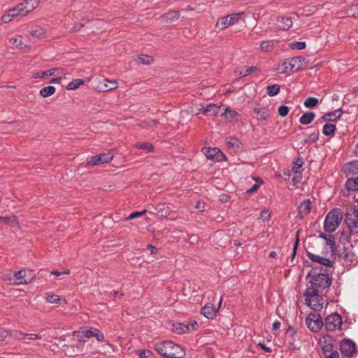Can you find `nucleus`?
<instances>
[{
    "instance_id": "864d4df0",
    "label": "nucleus",
    "mask_w": 358,
    "mask_h": 358,
    "mask_svg": "<svg viewBox=\"0 0 358 358\" xmlns=\"http://www.w3.org/2000/svg\"><path fill=\"white\" fill-rule=\"evenodd\" d=\"M46 300L50 303H55L60 301V298L58 295L51 294L46 297Z\"/></svg>"
},
{
    "instance_id": "e433bc0d",
    "label": "nucleus",
    "mask_w": 358,
    "mask_h": 358,
    "mask_svg": "<svg viewBox=\"0 0 358 358\" xmlns=\"http://www.w3.org/2000/svg\"><path fill=\"white\" fill-rule=\"evenodd\" d=\"M55 87L52 86V85H49V86H47V87H43L41 90H40V94L43 96V97H48V96H51L52 94H53L55 92Z\"/></svg>"
},
{
    "instance_id": "aec40b11",
    "label": "nucleus",
    "mask_w": 358,
    "mask_h": 358,
    "mask_svg": "<svg viewBox=\"0 0 358 358\" xmlns=\"http://www.w3.org/2000/svg\"><path fill=\"white\" fill-rule=\"evenodd\" d=\"M319 238L325 240L326 245L329 247L331 254L334 255L338 248V243L336 245L334 238L332 236L328 237L327 235L324 233H320Z\"/></svg>"
},
{
    "instance_id": "c85d7f7f",
    "label": "nucleus",
    "mask_w": 358,
    "mask_h": 358,
    "mask_svg": "<svg viewBox=\"0 0 358 358\" xmlns=\"http://www.w3.org/2000/svg\"><path fill=\"white\" fill-rule=\"evenodd\" d=\"M274 46L273 41H263L259 45V49L263 52H270L273 50Z\"/></svg>"
},
{
    "instance_id": "393cba45",
    "label": "nucleus",
    "mask_w": 358,
    "mask_h": 358,
    "mask_svg": "<svg viewBox=\"0 0 358 358\" xmlns=\"http://www.w3.org/2000/svg\"><path fill=\"white\" fill-rule=\"evenodd\" d=\"M333 339L331 336H327L324 337L323 344L322 345V350L324 355L329 352L334 350Z\"/></svg>"
},
{
    "instance_id": "72a5a7b5",
    "label": "nucleus",
    "mask_w": 358,
    "mask_h": 358,
    "mask_svg": "<svg viewBox=\"0 0 358 358\" xmlns=\"http://www.w3.org/2000/svg\"><path fill=\"white\" fill-rule=\"evenodd\" d=\"M0 220H2L5 224L10 227H15L18 225L17 217L15 215L10 217L0 216Z\"/></svg>"
},
{
    "instance_id": "09e8293b",
    "label": "nucleus",
    "mask_w": 358,
    "mask_h": 358,
    "mask_svg": "<svg viewBox=\"0 0 358 358\" xmlns=\"http://www.w3.org/2000/svg\"><path fill=\"white\" fill-rule=\"evenodd\" d=\"M73 335L76 337L77 340L79 342L85 343L87 341L86 337L84 336V331H74Z\"/></svg>"
},
{
    "instance_id": "dca6fc26",
    "label": "nucleus",
    "mask_w": 358,
    "mask_h": 358,
    "mask_svg": "<svg viewBox=\"0 0 358 358\" xmlns=\"http://www.w3.org/2000/svg\"><path fill=\"white\" fill-rule=\"evenodd\" d=\"M311 207L312 203L310 199H306L302 201L298 206L297 217L302 218L305 215H307L310 213Z\"/></svg>"
},
{
    "instance_id": "473e14b6",
    "label": "nucleus",
    "mask_w": 358,
    "mask_h": 358,
    "mask_svg": "<svg viewBox=\"0 0 358 358\" xmlns=\"http://www.w3.org/2000/svg\"><path fill=\"white\" fill-rule=\"evenodd\" d=\"M134 147L138 149L145 150L147 152H152L154 151V146L148 142L136 143Z\"/></svg>"
},
{
    "instance_id": "603ef678",
    "label": "nucleus",
    "mask_w": 358,
    "mask_h": 358,
    "mask_svg": "<svg viewBox=\"0 0 358 358\" xmlns=\"http://www.w3.org/2000/svg\"><path fill=\"white\" fill-rule=\"evenodd\" d=\"M289 111V107L285 105H282L278 108V113L281 117H285Z\"/></svg>"
},
{
    "instance_id": "e2e57ef3",
    "label": "nucleus",
    "mask_w": 358,
    "mask_h": 358,
    "mask_svg": "<svg viewBox=\"0 0 358 358\" xmlns=\"http://www.w3.org/2000/svg\"><path fill=\"white\" fill-rule=\"evenodd\" d=\"M260 187L259 183H255L250 189L246 190V193L251 194L256 192Z\"/></svg>"
},
{
    "instance_id": "f257e3e1",
    "label": "nucleus",
    "mask_w": 358,
    "mask_h": 358,
    "mask_svg": "<svg viewBox=\"0 0 358 358\" xmlns=\"http://www.w3.org/2000/svg\"><path fill=\"white\" fill-rule=\"evenodd\" d=\"M345 222L347 228L337 232L338 236V248L334 253L337 259L346 268H350L358 264L357 257L351 250L352 243H358V210L355 208H348Z\"/></svg>"
},
{
    "instance_id": "f3484780",
    "label": "nucleus",
    "mask_w": 358,
    "mask_h": 358,
    "mask_svg": "<svg viewBox=\"0 0 358 358\" xmlns=\"http://www.w3.org/2000/svg\"><path fill=\"white\" fill-rule=\"evenodd\" d=\"M204 150H206L204 154L208 159H215L217 161H220L224 156L220 150L217 148H205Z\"/></svg>"
},
{
    "instance_id": "4468645a",
    "label": "nucleus",
    "mask_w": 358,
    "mask_h": 358,
    "mask_svg": "<svg viewBox=\"0 0 358 358\" xmlns=\"http://www.w3.org/2000/svg\"><path fill=\"white\" fill-rule=\"evenodd\" d=\"M113 158L111 152L101 153L95 156H92L88 162V164L100 165L103 163L110 162Z\"/></svg>"
},
{
    "instance_id": "8fccbe9b",
    "label": "nucleus",
    "mask_w": 358,
    "mask_h": 358,
    "mask_svg": "<svg viewBox=\"0 0 358 358\" xmlns=\"http://www.w3.org/2000/svg\"><path fill=\"white\" fill-rule=\"evenodd\" d=\"M43 337H44V335H42L41 334H25V335L23 336V338L25 339H30V340H36V339H41Z\"/></svg>"
},
{
    "instance_id": "f8f14e48",
    "label": "nucleus",
    "mask_w": 358,
    "mask_h": 358,
    "mask_svg": "<svg viewBox=\"0 0 358 358\" xmlns=\"http://www.w3.org/2000/svg\"><path fill=\"white\" fill-rule=\"evenodd\" d=\"M15 278V285L28 284L35 277V273L32 270L21 269L14 273Z\"/></svg>"
},
{
    "instance_id": "69168bd1",
    "label": "nucleus",
    "mask_w": 358,
    "mask_h": 358,
    "mask_svg": "<svg viewBox=\"0 0 358 358\" xmlns=\"http://www.w3.org/2000/svg\"><path fill=\"white\" fill-rule=\"evenodd\" d=\"M258 345L266 352H271V348L266 346L264 343H259Z\"/></svg>"
},
{
    "instance_id": "6e6d98bb",
    "label": "nucleus",
    "mask_w": 358,
    "mask_h": 358,
    "mask_svg": "<svg viewBox=\"0 0 358 358\" xmlns=\"http://www.w3.org/2000/svg\"><path fill=\"white\" fill-rule=\"evenodd\" d=\"M94 336L99 342L103 341L104 338H105L103 333H102L101 331L98 330L97 329H96V331L94 334Z\"/></svg>"
},
{
    "instance_id": "4d7b16f0",
    "label": "nucleus",
    "mask_w": 358,
    "mask_h": 358,
    "mask_svg": "<svg viewBox=\"0 0 358 358\" xmlns=\"http://www.w3.org/2000/svg\"><path fill=\"white\" fill-rule=\"evenodd\" d=\"M141 358H154V355L149 350H142L139 354Z\"/></svg>"
},
{
    "instance_id": "ddd939ff",
    "label": "nucleus",
    "mask_w": 358,
    "mask_h": 358,
    "mask_svg": "<svg viewBox=\"0 0 358 358\" xmlns=\"http://www.w3.org/2000/svg\"><path fill=\"white\" fill-rule=\"evenodd\" d=\"M23 7L21 3H19L15 7L9 9L3 16L2 20L5 23H8L11 21L12 18L17 16H24Z\"/></svg>"
},
{
    "instance_id": "5701e85b",
    "label": "nucleus",
    "mask_w": 358,
    "mask_h": 358,
    "mask_svg": "<svg viewBox=\"0 0 358 358\" xmlns=\"http://www.w3.org/2000/svg\"><path fill=\"white\" fill-rule=\"evenodd\" d=\"M342 115L341 109H337L334 111L327 113L321 117V120L325 122H334L340 118Z\"/></svg>"
},
{
    "instance_id": "2eb2a0df",
    "label": "nucleus",
    "mask_w": 358,
    "mask_h": 358,
    "mask_svg": "<svg viewBox=\"0 0 358 358\" xmlns=\"http://www.w3.org/2000/svg\"><path fill=\"white\" fill-rule=\"evenodd\" d=\"M117 87V83L107 79H102L99 80L95 87L96 90L99 92H108Z\"/></svg>"
},
{
    "instance_id": "c03bdc74",
    "label": "nucleus",
    "mask_w": 358,
    "mask_h": 358,
    "mask_svg": "<svg viewBox=\"0 0 358 358\" xmlns=\"http://www.w3.org/2000/svg\"><path fill=\"white\" fill-rule=\"evenodd\" d=\"M46 34L45 30L42 27H37L35 29H32L30 31V34L34 38H41L44 36Z\"/></svg>"
},
{
    "instance_id": "9b49d317",
    "label": "nucleus",
    "mask_w": 358,
    "mask_h": 358,
    "mask_svg": "<svg viewBox=\"0 0 358 358\" xmlns=\"http://www.w3.org/2000/svg\"><path fill=\"white\" fill-rule=\"evenodd\" d=\"M339 349L343 356L352 357L357 353V346L354 341L350 338H345L340 342Z\"/></svg>"
},
{
    "instance_id": "0eeeda50",
    "label": "nucleus",
    "mask_w": 358,
    "mask_h": 358,
    "mask_svg": "<svg viewBox=\"0 0 358 358\" xmlns=\"http://www.w3.org/2000/svg\"><path fill=\"white\" fill-rule=\"evenodd\" d=\"M306 255L312 262L320 264V267H319L318 271L327 273H331L333 271L334 261L308 251H306Z\"/></svg>"
},
{
    "instance_id": "cd10ccee",
    "label": "nucleus",
    "mask_w": 358,
    "mask_h": 358,
    "mask_svg": "<svg viewBox=\"0 0 358 358\" xmlns=\"http://www.w3.org/2000/svg\"><path fill=\"white\" fill-rule=\"evenodd\" d=\"M172 326L173 331L178 334H185L189 331V325H186L182 323H173Z\"/></svg>"
},
{
    "instance_id": "a211bd4d",
    "label": "nucleus",
    "mask_w": 358,
    "mask_h": 358,
    "mask_svg": "<svg viewBox=\"0 0 358 358\" xmlns=\"http://www.w3.org/2000/svg\"><path fill=\"white\" fill-rule=\"evenodd\" d=\"M343 169L346 177L358 175V161H352L346 164Z\"/></svg>"
},
{
    "instance_id": "9d476101",
    "label": "nucleus",
    "mask_w": 358,
    "mask_h": 358,
    "mask_svg": "<svg viewBox=\"0 0 358 358\" xmlns=\"http://www.w3.org/2000/svg\"><path fill=\"white\" fill-rule=\"evenodd\" d=\"M343 324V320L341 315L337 313H332L325 318L324 325L327 331H335L341 329Z\"/></svg>"
},
{
    "instance_id": "0e129e2a",
    "label": "nucleus",
    "mask_w": 358,
    "mask_h": 358,
    "mask_svg": "<svg viewBox=\"0 0 358 358\" xmlns=\"http://www.w3.org/2000/svg\"><path fill=\"white\" fill-rule=\"evenodd\" d=\"M350 11L354 17H358V5H354L350 7Z\"/></svg>"
},
{
    "instance_id": "052dcab7",
    "label": "nucleus",
    "mask_w": 358,
    "mask_h": 358,
    "mask_svg": "<svg viewBox=\"0 0 358 358\" xmlns=\"http://www.w3.org/2000/svg\"><path fill=\"white\" fill-rule=\"evenodd\" d=\"M147 250H149L150 254L155 255H157L158 253V251H159L157 248H156L155 246L150 245V244L147 245Z\"/></svg>"
},
{
    "instance_id": "37998d69",
    "label": "nucleus",
    "mask_w": 358,
    "mask_h": 358,
    "mask_svg": "<svg viewBox=\"0 0 358 358\" xmlns=\"http://www.w3.org/2000/svg\"><path fill=\"white\" fill-rule=\"evenodd\" d=\"M318 103H319V101L317 98L308 97L305 100L303 105L305 107H306L308 108H312L316 106L318 104Z\"/></svg>"
},
{
    "instance_id": "39448f33",
    "label": "nucleus",
    "mask_w": 358,
    "mask_h": 358,
    "mask_svg": "<svg viewBox=\"0 0 358 358\" xmlns=\"http://www.w3.org/2000/svg\"><path fill=\"white\" fill-rule=\"evenodd\" d=\"M304 61L305 58L303 57H294L287 59L278 65L277 71L280 73H285L288 71L297 72L301 69L302 63Z\"/></svg>"
},
{
    "instance_id": "c9c22d12",
    "label": "nucleus",
    "mask_w": 358,
    "mask_h": 358,
    "mask_svg": "<svg viewBox=\"0 0 358 358\" xmlns=\"http://www.w3.org/2000/svg\"><path fill=\"white\" fill-rule=\"evenodd\" d=\"M240 141L236 137L229 136L227 138V146L229 149L239 148Z\"/></svg>"
},
{
    "instance_id": "4c0bfd02",
    "label": "nucleus",
    "mask_w": 358,
    "mask_h": 358,
    "mask_svg": "<svg viewBox=\"0 0 358 358\" xmlns=\"http://www.w3.org/2000/svg\"><path fill=\"white\" fill-rule=\"evenodd\" d=\"M83 84L84 80L83 79H75L68 84L66 89L68 90H75Z\"/></svg>"
},
{
    "instance_id": "4be33fe9",
    "label": "nucleus",
    "mask_w": 358,
    "mask_h": 358,
    "mask_svg": "<svg viewBox=\"0 0 358 358\" xmlns=\"http://www.w3.org/2000/svg\"><path fill=\"white\" fill-rule=\"evenodd\" d=\"M201 313L208 319H213L216 316L217 310L213 303H207L201 309Z\"/></svg>"
},
{
    "instance_id": "3c124183",
    "label": "nucleus",
    "mask_w": 358,
    "mask_h": 358,
    "mask_svg": "<svg viewBox=\"0 0 358 358\" xmlns=\"http://www.w3.org/2000/svg\"><path fill=\"white\" fill-rule=\"evenodd\" d=\"M319 138V131L317 130L316 132H313L310 134L308 136V139L305 140L306 143L310 142V143H315L317 141Z\"/></svg>"
},
{
    "instance_id": "20e7f679",
    "label": "nucleus",
    "mask_w": 358,
    "mask_h": 358,
    "mask_svg": "<svg viewBox=\"0 0 358 358\" xmlns=\"http://www.w3.org/2000/svg\"><path fill=\"white\" fill-rule=\"evenodd\" d=\"M342 218L343 216L340 209L334 208L331 210L325 217L324 229L329 233L335 231L339 227Z\"/></svg>"
},
{
    "instance_id": "338daca9",
    "label": "nucleus",
    "mask_w": 358,
    "mask_h": 358,
    "mask_svg": "<svg viewBox=\"0 0 358 358\" xmlns=\"http://www.w3.org/2000/svg\"><path fill=\"white\" fill-rule=\"evenodd\" d=\"M286 334L291 336H293L296 334V329L294 327L289 326L287 329Z\"/></svg>"
},
{
    "instance_id": "de8ad7c7",
    "label": "nucleus",
    "mask_w": 358,
    "mask_h": 358,
    "mask_svg": "<svg viewBox=\"0 0 358 358\" xmlns=\"http://www.w3.org/2000/svg\"><path fill=\"white\" fill-rule=\"evenodd\" d=\"M292 49L303 50L306 48V43L303 41H294L290 43Z\"/></svg>"
},
{
    "instance_id": "b1692460",
    "label": "nucleus",
    "mask_w": 358,
    "mask_h": 358,
    "mask_svg": "<svg viewBox=\"0 0 358 358\" xmlns=\"http://www.w3.org/2000/svg\"><path fill=\"white\" fill-rule=\"evenodd\" d=\"M348 178L345 185V188L348 191H358V175Z\"/></svg>"
},
{
    "instance_id": "5fc2aeb1",
    "label": "nucleus",
    "mask_w": 358,
    "mask_h": 358,
    "mask_svg": "<svg viewBox=\"0 0 358 358\" xmlns=\"http://www.w3.org/2000/svg\"><path fill=\"white\" fill-rule=\"evenodd\" d=\"M223 115H225L226 117H234L238 115V113L234 110L227 108Z\"/></svg>"
},
{
    "instance_id": "f704fd0d",
    "label": "nucleus",
    "mask_w": 358,
    "mask_h": 358,
    "mask_svg": "<svg viewBox=\"0 0 358 358\" xmlns=\"http://www.w3.org/2000/svg\"><path fill=\"white\" fill-rule=\"evenodd\" d=\"M157 210L160 217H166L170 213V208L165 203L158 205Z\"/></svg>"
},
{
    "instance_id": "13d9d810",
    "label": "nucleus",
    "mask_w": 358,
    "mask_h": 358,
    "mask_svg": "<svg viewBox=\"0 0 358 358\" xmlns=\"http://www.w3.org/2000/svg\"><path fill=\"white\" fill-rule=\"evenodd\" d=\"M84 331V336L86 337V338H89L92 336H94V334L96 331V328H90L89 329L83 330Z\"/></svg>"
},
{
    "instance_id": "7c9ffc66",
    "label": "nucleus",
    "mask_w": 358,
    "mask_h": 358,
    "mask_svg": "<svg viewBox=\"0 0 358 358\" xmlns=\"http://www.w3.org/2000/svg\"><path fill=\"white\" fill-rule=\"evenodd\" d=\"M336 131V127L333 124H325L322 128V134L327 136H334Z\"/></svg>"
},
{
    "instance_id": "6e6552de",
    "label": "nucleus",
    "mask_w": 358,
    "mask_h": 358,
    "mask_svg": "<svg viewBox=\"0 0 358 358\" xmlns=\"http://www.w3.org/2000/svg\"><path fill=\"white\" fill-rule=\"evenodd\" d=\"M243 16V13H239L219 17L216 22V27L220 29H224L230 25L240 24L244 22Z\"/></svg>"
},
{
    "instance_id": "680f3d73",
    "label": "nucleus",
    "mask_w": 358,
    "mask_h": 358,
    "mask_svg": "<svg viewBox=\"0 0 358 358\" xmlns=\"http://www.w3.org/2000/svg\"><path fill=\"white\" fill-rule=\"evenodd\" d=\"M7 336H8V331L5 329L0 328V342L3 341Z\"/></svg>"
},
{
    "instance_id": "bf43d9fd",
    "label": "nucleus",
    "mask_w": 358,
    "mask_h": 358,
    "mask_svg": "<svg viewBox=\"0 0 358 358\" xmlns=\"http://www.w3.org/2000/svg\"><path fill=\"white\" fill-rule=\"evenodd\" d=\"M328 353H329V355L326 354V355H324L325 358H340V355L336 350H332Z\"/></svg>"
},
{
    "instance_id": "f03ea898",
    "label": "nucleus",
    "mask_w": 358,
    "mask_h": 358,
    "mask_svg": "<svg viewBox=\"0 0 358 358\" xmlns=\"http://www.w3.org/2000/svg\"><path fill=\"white\" fill-rule=\"evenodd\" d=\"M318 269V266L313 267L306 278H311L310 280V286L308 289L320 292V290H323L331 285V278L329 277V273L320 271Z\"/></svg>"
},
{
    "instance_id": "49530a36",
    "label": "nucleus",
    "mask_w": 358,
    "mask_h": 358,
    "mask_svg": "<svg viewBox=\"0 0 358 358\" xmlns=\"http://www.w3.org/2000/svg\"><path fill=\"white\" fill-rule=\"evenodd\" d=\"M303 162L301 159L298 158L296 162H294V166L292 167L293 171L295 173H301V168L303 165Z\"/></svg>"
},
{
    "instance_id": "774afa93",
    "label": "nucleus",
    "mask_w": 358,
    "mask_h": 358,
    "mask_svg": "<svg viewBox=\"0 0 358 358\" xmlns=\"http://www.w3.org/2000/svg\"><path fill=\"white\" fill-rule=\"evenodd\" d=\"M280 325H281V323L280 321H278V320L275 321L272 324L273 331L278 330L280 327Z\"/></svg>"
},
{
    "instance_id": "ea45409f",
    "label": "nucleus",
    "mask_w": 358,
    "mask_h": 358,
    "mask_svg": "<svg viewBox=\"0 0 358 358\" xmlns=\"http://www.w3.org/2000/svg\"><path fill=\"white\" fill-rule=\"evenodd\" d=\"M280 90V85L275 84L272 85H268L266 88V92L268 96H273L277 95Z\"/></svg>"
},
{
    "instance_id": "a19ab883",
    "label": "nucleus",
    "mask_w": 358,
    "mask_h": 358,
    "mask_svg": "<svg viewBox=\"0 0 358 358\" xmlns=\"http://www.w3.org/2000/svg\"><path fill=\"white\" fill-rule=\"evenodd\" d=\"M137 61L142 64L149 65L153 63L154 59L150 55H141L138 57Z\"/></svg>"
},
{
    "instance_id": "7ed1b4c3",
    "label": "nucleus",
    "mask_w": 358,
    "mask_h": 358,
    "mask_svg": "<svg viewBox=\"0 0 358 358\" xmlns=\"http://www.w3.org/2000/svg\"><path fill=\"white\" fill-rule=\"evenodd\" d=\"M155 350L166 358H182L185 355L184 349L171 341L157 343L155 345Z\"/></svg>"
},
{
    "instance_id": "79ce46f5",
    "label": "nucleus",
    "mask_w": 358,
    "mask_h": 358,
    "mask_svg": "<svg viewBox=\"0 0 358 358\" xmlns=\"http://www.w3.org/2000/svg\"><path fill=\"white\" fill-rule=\"evenodd\" d=\"M24 335L25 334L19 330H11L8 331V336L13 339L24 340V338H23Z\"/></svg>"
},
{
    "instance_id": "2f4dec72",
    "label": "nucleus",
    "mask_w": 358,
    "mask_h": 358,
    "mask_svg": "<svg viewBox=\"0 0 358 358\" xmlns=\"http://www.w3.org/2000/svg\"><path fill=\"white\" fill-rule=\"evenodd\" d=\"M59 69H51L45 71H39L33 74L32 77L34 78H43L47 76H53L57 71H59Z\"/></svg>"
},
{
    "instance_id": "412c9836",
    "label": "nucleus",
    "mask_w": 358,
    "mask_h": 358,
    "mask_svg": "<svg viewBox=\"0 0 358 358\" xmlns=\"http://www.w3.org/2000/svg\"><path fill=\"white\" fill-rule=\"evenodd\" d=\"M253 110L259 120H266L270 114L268 106H257L254 108Z\"/></svg>"
},
{
    "instance_id": "58836bf2",
    "label": "nucleus",
    "mask_w": 358,
    "mask_h": 358,
    "mask_svg": "<svg viewBox=\"0 0 358 358\" xmlns=\"http://www.w3.org/2000/svg\"><path fill=\"white\" fill-rule=\"evenodd\" d=\"M180 17L179 11H170L164 15L167 22H172L177 20Z\"/></svg>"
},
{
    "instance_id": "a878e982",
    "label": "nucleus",
    "mask_w": 358,
    "mask_h": 358,
    "mask_svg": "<svg viewBox=\"0 0 358 358\" xmlns=\"http://www.w3.org/2000/svg\"><path fill=\"white\" fill-rule=\"evenodd\" d=\"M38 4V0H25L21 3L23 7L24 13L26 15L29 12L32 11Z\"/></svg>"
},
{
    "instance_id": "c756f323",
    "label": "nucleus",
    "mask_w": 358,
    "mask_h": 358,
    "mask_svg": "<svg viewBox=\"0 0 358 358\" xmlns=\"http://www.w3.org/2000/svg\"><path fill=\"white\" fill-rule=\"evenodd\" d=\"M315 117V114L313 112L305 113L299 118V122L302 124L308 125L313 121Z\"/></svg>"
},
{
    "instance_id": "a18cd8bd",
    "label": "nucleus",
    "mask_w": 358,
    "mask_h": 358,
    "mask_svg": "<svg viewBox=\"0 0 358 358\" xmlns=\"http://www.w3.org/2000/svg\"><path fill=\"white\" fill-rule=\"evenodd\" d=\"M146 210H143L142 211H136L131 213L128 217H125L122 220V221H129L135 218H137L138 217H141L146 213Z\"/></svg>"
},
{
    "instance_id": "1a4fd4ad",
    "label": "nucleus",
    "mask_w": 358,
    "mask_h": 358,
    "mask_svg": "<svg viewBox=\"0 0 358 358\" xmlns=\"http://www.w3.org/2000/svg\"><path fill=\"white\" fill-rule=\"evenodd\" d=\"M307 327L313 332L319 331L324 326L321 315L318 312H311L306 318Z\"/></svg>"
},
{
    "instance_id": "bb28decb",
    "label": "nucleus",
    "mask_w": 358,
    "mask_h": 358,
    "mask_svg": "<svg viewBox=\"0 0 358 358\" xmlns=\"http://www.w3.org/2000/svg\"><path fill=\"white\" fill-rule=\"evenodd\" d=\"M220 107L215 104H209L203 108V113L206 115H211L213 117H217L220 113Z\"/></svg>"
},
{
    "instance_id": "6ab92c4d",
    "label": "nucleus",
    "mask_w": 358,
    "mask_h": 358,
    "mask_svg": "<svg viewBox=\"0 0 358 358\" xmlns=\"http://www.w3.org/2000/svg\"><path fill=\"white\" fill-rule=\"evenodd\" d=\"M276 26L279 29L288 30L292 26V18L287 16H281L276 20Z\"/></svg>"
},
{
    "instance_id": "423d86ee",
    "label": "nucleus",
    "mask_w": 358,
    "mask_h": 358,
    "mask_svg": "<svg viewBox=\"0 0 358 358\" xmlns=\"http://www.w3.org/2000/svg\"><path fill=\"white\" fill-rule=\"evenodd\" d=\"M307 305L314 311L318 312L322 309L323 298L319 294V292L313 289H307L305 293Z\"/></svg>"
}]
</instances>
